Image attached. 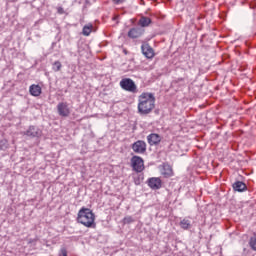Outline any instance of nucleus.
I'll return each instance as SVG.
<instances>
[{"label":"nucleus","instance_id":"nucleus-1","mask_svg":"<svg viewBox=\"0 0 256 256\" xmlns=\"http://www.w3.org/2000/svg\"><path fill=\"white\" fill-rule=\"evenodd\" d=\"M138 101V113L140 115H149L155 109V95L153 93H142Z\"/></svg>","mask_w":256,"mask_h":256},{"label":"nucleus","instance_id":"nucleus-2","mask_svg":"<svg viewBox=\"0 0 256 256\" xmlns=\"http://www.w3.org/2000/svg\"><path fill=\"white\" fill-rule=\"evenodd\" d=\"M78 223L84 225V227H88L90 229H95L97 224H95V214L89 208H81L78 212L77 216Z\"/></svg>","mask_w":256,"mask_h":256},{"label":"nucleus","instance_id":"nucleus-3","mask_svg":"<svg viewBox=\"0 0 256 256\" xmlns=\"http://www.w3.org/2000/svg\"><path fill=\"white\" fill-rule=\"evenodd\" d=\"M120 87L129 93H137V85L131 78H124L120 81Z\"/></svg>","mask_w":256,"mask_h":256},{"label":"nucleus","instance_id":"nucleus-4","mask_svg":"<svg viewBox=\"0 0 256 256\" xmlns=\"http://www.w3.org/2000/svg\"><path fill=\"white\" fill-rule=\"evenodd\" d=\"M22 135L29 137V139H39V137L43 135V131H41L39 127L31 125L28 127L26 131L22 133Z\"/></svg>","mask_w":256,"mask_h":256},{"label":"nucleus","instance_id":"nucleus-5","mask_svg":"<svg viewBox=\"0 0 256 256\" xmlns=\"http://www.w3.org/2000/svg\"><path fill=\"white\" fill-rule=\"evenodd\" d=\"M131 149L138 155L147 153V143L143 140H138L131 145Z\"/></svg>","mask_w":256,"mask_h":256},{"label":"nucleus","instance_id":"nucleus-6","mask_svg":"<svg viewBox=\"0 0 256 256\" xmlns=\"http://www.w3.org/2000/svg\"><path fill=\"white\" fill-rule=\"evenodd\" d=\"M132 168L136 173H141L145 169V164L141 156H133L131 158Z\"/></svg>","mask_w":256,"mask_h":256},{"label":"nucleus","instance_id":"nucleus-7","mask_svg":"<svg viewBox=\"0 0 256 256\" xmlns=\"http://www.w3.org/2000/svg\"><path fill=\"white\" fill-rule=\"evenodd\" d=\"M57 112L60 117H69L71 115V109L67 102H59L57 105Z\"/></svg>","mask_w":256,"mask_h":256},{"label":"nucleus","instance_id":"nucleus-8","mask_svg":"<svg viewBox=\"0 0 256 256\" xmlns=\"http://www.w3.org/2000/svg\"><path fill=\"white\" fill-rule=\"evenodd\" d=\"M147 183H148V187H150V189H153V191H157L161 189V187L163 186V182L161 181V178H158V177L149 178Z\"/></svg>","mask_w":256,"mask_h":256},{"label":"nucleus","instance_id":"nucleus-9","mask_svg":"<svg viewBox=\"0 0 256 256\" xmlns=\"http://www.w3.org/2000/svg\"><path fill=\"white\" fill-rule=\"evenodd\" d=\"M161 139H163V137L157 133H151L147 136V142L151 147L159 145L161 143Z\"/></svg>","mask_w":256,"mask_h":256},{"label":"nucleus","instance_id":"nucleus-10","mask_svg":"<svg viewBox=\"0 0 256 256\" xmlns=\"http://www.w3.org/2000/svg\"><path fill=\"white\" fill-rule=\"evenodd\" d=\"M143 33H145V29L141 27L131 28L128 32V37L130 39H139V37H141Z\"/></svg>","mask_w":256,"mask_h":256},{"label":"nucleus","instance_id":"nucleus-11","mask_svg":"<svg viewBox=\"0 0 256 256\" xmlns=\"http://www.w3.org/2000/svg\"><path fill=\"white\" fill-rule=\"evenodd\" d=\"M141 51L147 59H153L155 57V51L148 43L142 44Z\"/></svg>","mask_w":256,"mask_h":256},{"label":"nucleus","instance_id":"nucleus-12","mask_svg":"<svg viewBox=\"0 0 256 256\" xmlns=\"http://www.w3.org/2000/svg\"><path fill=\"white\" fill-rule=\"evenodd\" d=\"M160 172L163 177L169 178L173 176V168L169 164H163L160 166Z\"/></svg>","mask_w":256,"mask_h":256},{"label":"nucleus","instance_id":"nucleus-13","mask_svg":"<svg viewBox=\"0 0 256 256\" xmlns=\"http://www.w3.org/2000/svg\"><path fill=\"white\" fill-rule=\"evenodd\" d=\"M233 190L238 193H243V191H247V184L243 181H236L232 184Z\"/></svg>","mask_w":256,"mask_h":256},{"label":"nucleus","instance_id":"nucleus-14","mask_svg":"<svg viewBox=\"0 0 256 256\" xmlns=\"http://www.w3.org/2000/svg\"><path fill=\"white\" fill-rule=\"evenodd\" d=\"M29 91L33 97H39L41 95V86L33 84L30 86Z\"/></svg>","mask_w":256,"mask_h":256},{"label":"nucleus","instance_id":"nucleus-15","mask_svg":"<svg viewBox=\"0 0 256 256\" xmlns=\"http://www.w3.org/2000/svg\"><path fill=\"white\" fill-rule=\"evenodd\" d=\"M181 229H184V231H189L193 225L191 224V220L189 218H184L179 223Z\"/></svg>","mask_w":256,"mask_h":256},{"label":"nucleus","instance_id":"nucleus-16","mask_svg":"<svg viewBox=\"0 0 256 256\" xmlns=\"http://www.w3.org/2000/svg\"><path fill=\"white\" fill-rule=\"evenodd\" d=\"M151 23H152L151 18L145 17V16H142L138 22L140 27H149V25H151Z\"/></svg>","mask_w":256,"mask_h":256},{"label":"nucleus","instance_id":"nucleus-17","mask_svg":"<svg viewBox=\"0 0 256 256\" xmlns=\"http://www.w3.org/2000/svg\"><path fill=\"white\" fill-rule=\"evenodd\" d=\"M91 31H93V25L89 24L83 27L82 33L85 35V37H89V35H91Z\"/></svg>","mask_w":256,"mask_h":256},{"label":"nucleus","instance_id":"nucleus-18","mask_svg":"<svg viewBox=\"0 0 256 256\" xmlns=\"http://www.w3.org/2000/svg\"><path fill=\"white\" fill-rule=\"evenodd\" d=\"M249 246L251 247L252 251H256V232H254L251 236Z\"/></svg>","mask_w":256,"mask_h":256},{"label":"nucleus","instance_id":"nucleus-19","mask_svg":"<svg viewBox=\"0 0 256 256\" xmlns=\"http://www.w3.org/2000/svg\"><path fill=\"white\" fill-rule=\"evenodd\" d=\"M61 67H62L61 63L59 61H55L53 63L52 69L53 71L57 72V71H61Z\"/></svg>","mask_w":256,"mask_h":256},{"label":"nucleus","instance_id":"nucleus-20","mask_svg":"<svg viewBox=\"0 0 256 256\" xmlns=\"http://www.w3.org/2000/svg\"><path fill=\"white\" fill-rule=\"evenodd\" d=\"M133 221H134L133 217H131V216H126L123 219V223L126 224V225H129V224L133 223Z\"/></svg>","mask_w":256,"mask_h":256},{"label":"nucleus","instance_id":"nucleus-21","mask_svg":"<svg viewBox=\"0 0 256 256\" xmlns=\"http://www.w3.org/2000/svg\"><path fill=\"white\" fill-rule=\"evenodd\" d=\"M7 149V140L3 139L0 141V150L5 151Z\"/></svg>","mask_w":256,"mask_h":256},{"label":"nucleus","instance_id":"nucleus-22","mask_svg":"<svg viewBox=\"0 0 256 256\" xmlns=\"http://www.w3.org/2000/svg\"><path fill=\"white\" fill-rule=\"evenodd\" d=\"M59 256H67V249L66 248H61Z\"/></svg>","mask_w":256,"mask_h":256},{"label":"nucleus","instance_id":"nucleus-23","mask_svg":"<svg viewBox=\"0 0 256 256\" xmlns=\"http://www.w3.org/2000/svg\"><path fill=\"white\" fill-rule=\"evenodd\" d=\"M57 13H59V15H63L65 13V10L63 9V7H58Z\"/></svg>","mask_w":256,"mask_h":256},{"label":"nucleus","instance_id":"nucleus-24","mask_svg":"<svg viewBox=\"0 0 256 256\" xmlns=\"http://www.w3.org/2000/svg\"><path fill=\"white\" fill-rule=\"evenodd\" d=\"M125 0H113L116 5H121Z\"/></svg>","mask_w":256,"mask_h":256},{"label":"nucleus","instance_id":"nucleus-25","mask_svg":"<svg viewBox=\"0 0 256 256\" xmlns=\"http://www.w3.org/2000/svg\"><path fill=\"white\" fill-rule=\"evenodd\" d=\"M28 243H29V244H31V243H37V239H32V238H30V239L28 240Z\"/></svg>","mask_w":256,"mask_h":256}]
</instances>
